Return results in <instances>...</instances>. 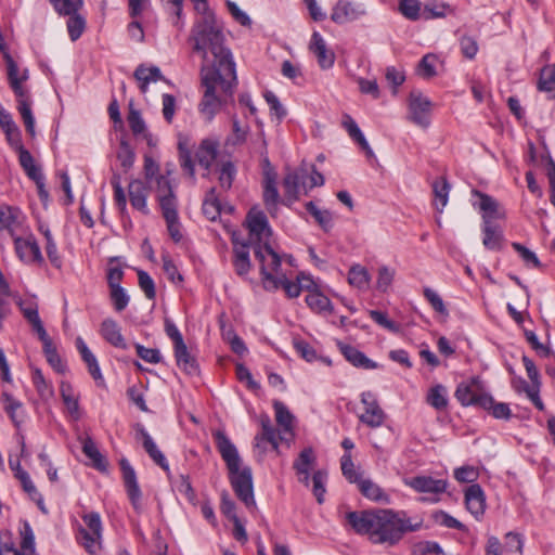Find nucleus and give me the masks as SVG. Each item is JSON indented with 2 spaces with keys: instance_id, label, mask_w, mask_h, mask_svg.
Instances as JSON below:
<instances>
[{
  "instance_id": "423d86ee",
  "label": "nucleus",
  "mask_w": 555,
  "mask_h": 555,
  "mask_svg": "<svg viewBox=\"0 0 555 555\" xmlns=\"http://www.w3.org/2000/svg\"><path fill=\"white\" fill-rule=\"evenodd\" d=\"M82 520L87 528H80V543L90 554L96 553L101 547L102 540V521L100 514L91 512L82 516Z\"/></svg>"
},
{
  "instance_id": "72a5a7b5",
  "label": "nucleus",
  "mask_w": 555,
  "mask_h": 555,
  "mask_svg": "<svg viewBox=\"0 0 555 555\" xmlns=\"http://www.w3.org/2000/svg\"><path fill=\"white\" fill-rule=\"evenodd\" d=\"M474 194L480 199L479 209L482 212L483 223L487 221L492 222V219L502 218L504 216L499 209V203L492 196L479 191H474Z\"/></svg>"
},
{
  "instance_id": "7c9ffc66",
  "label": "nucleus",
  "mask_w": 555,
  "mask_h": 555,
  "mask_svg": "<svg viewBox=\"0 0 555 555\" xmlns=\"http://www.w3.org/2000/svg\"><path fill=\"white\" fill-rule=\"evenodd\" d=\"M343 126L348 132L349 137L359 144V146L364 151L367 157H373L374 152L371 149L369 142L366 141L364 134L361 129L354 121V119L350 115H344L343 117Z\"/></svg>"
},
{
  "instance_id": "a211bd4d",
  "label": "nucleus",
  "mask_w": 555,
  "mask_h": 555,
  "mask_svg": "<svg viewBox=\"0 0 555 555\" xmlns=\"http://www.w3.org/2000/svg\"><path fill=\"white\" fill-rule=\"evenodd\" d=\"M278 281L266 286V289H278L281 287L289 298H297L304 288L308 291L313 285V282L304 274L298 275L297 281H291L285 275L278 278Z\"/></svg>"
},
{
  "instance_id": "6e6552de",
  "label": "nucleus",
  "mask_w": 555,
  "mask_h": 555,
  "mask_svg": "<svg viewBox=\"0 0 555 555\" xmlns=\"http://www.w3.org/2000/svg\"><path fill=\"white\" fill-rule=\"evenodd\" d=\"M454 396L464 406L476 405L481 408V399L488 396V392L479 377H472L457 385Z\"/></svg>"
},
{
  "instance_id": "c9c22d12",
  "label": "nucleus",
  "mask_w": 555,
  "mask_h": 555,
  "mask_svg": "<svg viewBox=\"0 0 555 555\" xmlns=\"http://www.w3.org/2000/svg\"><path fill=\"white\" fill-rule=\"evenodd\" d=\"M434 206L437 211L442 212L449 201L451 185L444 177L436 179L433 184Z\"/></svg>"
},
{
  "instance_id": "3c124183",
  "label": "nucleus",
  "mask_w": 555,
  "mask_h": 555,
  "mask_svg": "<svg viewBox=\"0 0 555 555\" xmlns=\"http://www.w3.org/2000/svg\"><path fill=\"white\" fill-rule=\"evenodd\" d=\"M348 282L359 289H365L370 283L369 272L360 264L352 266L348 272Z\"/></svg>"
},
{
  "instance_id": "09e8293b",
  "label": "nucleus",
  "mask_w": 555,
  "mask_h": 555,
  "mask_svg": "<svg viewBox=\"0 0 555 555\" xmlns=\"http://www.w3.org/2000/svg\"><path fill=\"white\" fill-rule=\"evenodd\" d=\"M203 212L211 221H215L221 212V204L217 197L216 189L211 188L203 202Z\"/></svg>"
},
{
  "instance_id": "37998d69",
  "label": "nucleus",
  "mask_w": 555,
  "mask_h": 555,
  "mask_svg": "<svg viewBox=\"0 0 555 555\" xmlns=\"http://www.w3.org/2000/svg\"><path fill=\"white\" fill-rule=\"evenodd\" d=\"M18 153V160L21 167L30 180H40L43 176L41 169L35 164V159L30 152L24 146L16 151Z\"/></svg>"
},
{
  "instance_id": "c756f323",
  "label": "nucleus",
  "mask_w": 555,
  "mask_h": 555,
  "mask_svg": "<svg viewBox=\"0 0 555 555\" xmlns=\"http://www.w3.org/2000/svg\"><path fill=\"white\" fill-rule=\"evenodd\" d=\"M233 267L235 273L240 276L248 274L251 268L249 259V247L245 243H234L233 246Z\"/></svg>"
},
{
  "instance_id": "f257e3e1",
  "label": "nucleus",
  "mask_w": 555,
  "mask_h": 555,
  "mask_svg": "<svg viewBox=\"0 0 555 555\" xmlns=\"http://www.w3.org/2000/svg\"><path fill=\"white\" fill-rule=\"evenodd\" d=\"M347 521L358 534H366L375 544L396 545L405 532L417 531L422 521L412 524L404 512L376 509L349 512Z\"/></svg>"
},
{
  "instance_id": "aec40b11",
  "label": "nucleus",
  "mask_w": 555,
  "mask_h": 555,
  "mask_svg": "<svg viewBox=\"0 0 555 555\" xmlns=\"http://www.w3.org/2000/svg\"><path fill=\"white\" fill-rule=\"evenodd\" d=\"M465 505L476 519H479L485 514L486 496L478 483H473L465 490Z\"/></svg>"
},
{
  "instance_id": "e2e57ef3",
  "label": "nucleus",
  "mask_w": 555,
  "mask_h": 555,
  "mask_svg": "<svg viewBox=\"0 0 555 555\" xmlns=\"http://www.w3.org/2000/svg\"><path fill=\"white\" fill-rule=\"evenodd\" d=\"M413 555H444L442 547L435 541H420L412 546Z\"/></svg>"
},
{
  "instance_id": "79ce46f5",
  "label": "nucleus",
  "mask_w": 555,
  "mask_h": 555,
  "mask_svg": "<svg viewBox=\"0 0 555 555\" xmlns=\"http://www.w3.org/2000/svg\"><path fill=\"white\" fill-rule=\"evenodd\" d=\"M278 201L279 192L276 189L275 173L267 171L263 185V202L271 214L272 209H275Z\"/></svg>"
},
{
  "instance_id": "13d9d810",
  "label": "nucleus",
  "mask_w": 555,
  "mask_h": 555,
  "mask_svg": "<svg viewBox=\"0 0 555 555\" xmlns=\"http://www.w3.org/2000/svg\"><path fill=\"white\" fill-rule=\"evenodd\" d=\"M341 473L351 483H357L361 479V474L356 470L351 454L346 452L340 459Z\"/></svg>"
},
{
  "instance_id": "c03bdc74",
  "label": "nucleus",
  "mask_w": 555,
  "mask_h": 555,
  "mask_svg": "<svg viewBox=\"0 0 555 555\" xmlns=\"http://www.w3.org/2000/svg\"><path fill=\"white\" fill-rule=\"evenodd\" d=\"M82 452L85 455L92 461V466L100 472H105L107 463L101 452L99 451L95 442L87 437L82 442Z\"/></svg>"
},
{
  "instance_id": "2f4dec72",
  "label": "nucleus",
  "mask_w": 555,
  "mask_h": 555,
  "mask_svg": "<svg viewBox=\"0 0 555 555\" xmlns=\"http://www.w3.org/2000/svg\"><path fill=\"white\" fill-rule=\"evenodd\" d=\"M343 126L348 132L349 137L359 144V146L364 151L367 157H373L374 152L371 149L369 142L366 141L364 134L361 129L354 121V119L350 115H344L343 117Z\"/></svg>"
},
{
  "instance_id": "1a4fd4ad",
  "label": "nucleus",
  "mask_w": 555,
  "mask_h": 555,
  "mask_svg": "<svg viewBox=\"0 0 555 555\" xmlns=\"http://www.w3.org/2000/svg\"><path fill=\"white\" fill-rule=\"evenodd\" d=\"M366 13L367 10L361 2L338 0L332 9L331 20L338 25H343L360 20Z\"/></svg>"
},
{
  "instance_id": "774afa93",
  "label": "nucleus",
  "mask_w": 555,
  "mask_h": 555,
  "mask_svg": "<svg viewBox=\"0 0 555 555\" xmlns=\"http://www.w3.org/2000/svg\"><path fill=\"white\" fill-rule=\"evenodd\" d=\"M424 297L430 304L431 308L441 315L448 317V309L441 298V296L429 287L424 288Z\"/></svg>"
},
{
  "instance_id": "052dcab7",
  "label": "nucleus",
  "mask_w": 555,
  "mask_h": 555,
  "mask_svg": "<svg viewBox=\"0 0 555 555\" xmlns=\"http://www.w3.org/2000/svg\"><path fill=\"white\" fill-rule=\"evenodd\" d=\"M67 30L72 41H76L82 35L86 28V20L77 13L68 15Z\"/></svg>"
},
{
  "instance_id": "a878e982",
  "label": "nucleus",
  "mask_w": 555,
  "mask_h": 555,
  "mask_svg": "<svg viewBox=\"0 0 555 555\" xmlns=\"http://www.w3.org/2000/svg\"><path fill=\"white\" fill-rule=\"evenodd\" d=\"M218 142L211 139H204L195 152V158L199 166L209 170L218 155Z\"/></svg>"
},
{
  "instance_id": "c85d7f7f",
  "label": "nucleus",
  "mask_w": 555,
  "mask_h": 555,
  "mask_svg": "<svg viewBox=\"0 0 555 555\" xmlns=\"http://www.w3.org/2000/svg\"><path fill=\"white\" fill-rule=\"evenodd\" d=\"M309 294L306 296L305 300L308 307L318 314L332 313L334 311L333 305L328 297L322 294L317 286L313 284L311 288L308 289Z\"/></svg>"
},
{
  "instance_id": "4be33fe9",
  "label": "nucleus",
  "mask_w": 555,
  "mask_h": 555,
  "mask_svg": "<svg viewBox=\"0 0 555 555\" xmlns=\"http://www.w3.org/2000/svg\"><path fill=\"white\" fill-rule=\"evenodd\" d=\"M100 333L102 337L112 346L122 350L128 348V345L121 334V328L115 320L111 318L103 320L101 323Z\"/></svg>"
},
{
  "instance_id": "dca6fc26",
  "label": "nucleus",
  "mask_w": 555,
  "mask_h": 555,
  "mask_svg": "<svg viewBox=\"0 0 555 555\" xmlns=\"http://www.w3.org/2000/svg\"><path fill=\"white\" fill-rule=\"evenodd\" d=\"M128 124L133 133L138 139H142L151 147L156 146L157 139L147 130L146 124L141 116V113L133 107L132 102L129 103Z\"/></svg>"
},
{
  "instance_id": "4c0bfd02",
  "label": "nucleus",
  "mask_w": 555,
  "mask_h": 555,
  "mask_svg": "<svg viewBox=\"0 0 555 555\" xmlns=\"http://www.w3.org/2000/svg\"><path fill=\"white\" fill-rule=\"evenodd\" d=\"M357 485L362 495L365 496L366 499L382 503L389 502L388 495L383 491V489L377 483H375L371 479L361 478L357 482Z\"/></svg>"
},
{
  "instance_id": "49530a36",
  "label": "nucleus",
  "mask_w": 555,
  "mask_h": 555,
  "mask_svg": "<svg viewBox=\"0 0 555 555\" xmlns=\"http://www.w3.org/2000/svg\"><path fill=\"white\" fill-rule=\"evenodd\" d=\"M317 456L311 447L305 448L293 463V468L296 474L310 473V469L315 465Z\"/></svg>"
},
{
  "instance_id": "a18cd8bd",
  "label": "nucleus",
  "mask_w": 555,
  "mask_h": 555,
  "mask_svg": "<svg viewBox=\"0 0 555 555\" xmlns=\"http://www.w3.org/2000/svg\"><path fill=\"white\" fill-rule=\"evenodd\" d=\"M18 306L21 308V311L24 315V318L31 324L33 330L38 334H44L46 330L43 327V324L40 320L38 307L36 304H25L24 301H20Z\"/></svg>"
},
{
  "instance_id": "5701e85b",
  "label": "nucleus",
  "mask_w": 555,
  "mask_h": 555,
  "mask_svg": "<svg viewBox=\"0 0 555 555\" xmlns=\"http://www.w3.org/2000/svg\"><path fill=\"white\" fill-rule=\"evenodd\" d=\"M307 170L299 168L288 172L283 179V186L288 198L298 199L300 186H307Z\"/></svg>"
},
{
  "instance_id": "ddd939ff",
  "label": "nucleus",
  "mask_w": 555,
  "mask_h": 555,
  "mask_svg": "<svg viewBox=\"0 0 555 555\" xmlns=\"http://www.w3.org/2000/svg\"><path fill=\"white\" fill-rule=\"evenodd\" d=\"M431 102L421 92L413 91L410 94L409 108L411 120L421 126L428 127Z\"/></svg>"
},
{
  "instance_id": "f03ea898",
  "label": "nucleus",
  "mask_w": 555,
  "mask_h": 555,
  "mask_svg": "<svg viewBox=\"0 0 555 555\" xmlns=\"http://www.w3.org/2000/svg\"><path fill=\"white\" fill-rule=\"evenodd\" d=\"M190 42L194 53L201 55V74L225 73L233 78L236 73L231 51L224 46V35L212 13H208L192 27Z\"/></svg>"
},
{
  "instance_id": "f3484780",
  "label": "nucleus",
  "mask_w": 555,
  "mask_h": 555,
  "mask_svg": "<svg viewBox=\"0 0 555 555\" xmlns=\"http://www.w3.org/2000/svg\"><path fill=\"white\" fill-rule=\"evenodd\" d=\"M405 485L420 493L440 494L447 490L448 481L444 479H435L430 476H416L406 479Z\"/></svg>"
},
{
  "instance_id": "bf43d9fd",
  "label": "nucleus",
  "mask_w": 555,
  "mask_h": 555,
  "mask_svg": "<svg viewBox=\"0 0 555 555\" xmlns=\"http://www.w3.org/2000/svg\"><path fill=\"white\" fill-rule=\"evenodd\" d=\"M236 176V167L232 162H224L219 169L220 186L230 190Z\"/></svg>"
},
{
  "instance_id": "393cba45",
  "label": "nucleus",
  "mask_w": 555,
  "mask_h": 555,
  "mask_svg": "<svg viewBox=\"0 0 555 555\" xmlns=\"http://www.w3.org/2000/svg\"><path fill=\"white\" fill-rule=\"evenodd\" d=\"M128 192L131 206L143 215H147L149 208L146 199L149 190L145 184L140 180H133L128 186Z\"/></svg>"
},
{
  "instance_id": "473e14b6",
  "label": "nucleus",
  "mask_w": 555,
  "mask_h": 555,
  "mask_svg": "<svg viewBox=\"0 0 555 555\" xmlns=\"http://www.w3.org/2000/svg\"><path fill=\"white\" fill-rule=\"evenodd\" d=\"M0 126L5 132L7 140L11 147L17 151L20 147L24 146L22 144L21 131L9 113H0Z\"/></svg>"
},
{
  "instance_id": "8fccbe9b",
  "label": "nucleus",
  "mask_w": 555,
  "mask_h": 555,
  "mask_svg": "<svg viewBox=\"0 0 555 555\" xmlns=\"http://www.w3.org/2000/svg\"><path fill=\"white\" fill-rule=\"evenodd\" d=\"M273 408L275 411L276 423L283 428L285 433H291L293 430L294 415L281 401H275L273 403Z\"/></svg>"
},
{
  "instance_id": "6ab92c4d",
  "label": "nucleus",
  "mask_w": 555,
  "mask_h": 555,
  "mask_svg": "<svg viewBox=\"0 0 555 555\" xmlns=\"http://www.w3.org/2000/svg\"><path fill=\"white\" fill-rule=\"evenodd\" d=\"M24 220L25 216L20 208L0 205V230H7L13 238L17 236L16 232Z\"/></svg>"
},
{
  "instance_id": "f8f14e48",
  "label": "nucleus",
  "mask_w": 555,
  "mask_h": 555,
  "mask_svg": "<svg viewBox=\"0 0 555 555\" xmlns=\"http://www.w3.org/2000/svg\"><path fill=\"white\" fill-rule=\"evenodd\" d=\"M246 224L250 236L255 237V240L258 241V244L268 242V238L271 235V228L263 211L257 208H251L246 216Z\"/></svg>"
},
{
  "instance_id": "6e6d98bb",
  "label": "nucleus",
  "mask_w": 555,
  "mask_h": 555,
  "mask_svg": "<svg viewBox=\"0 0 555 555\" xmlns=\"http://www.w3.org/2000/svg\"><path fill=\"white\" fill-rule=\"evenodd\" d=\"M327 479V474L324 470H317L313 473L311 480H312V492L318 501L319 504H322L324 502V495H325V482Z\"/></svg>"
},
{
  "instance_id": "603ef678",
  "label": "nucleus",
  "mask_w": 555,
  "mask_h": 555,
  "mask_svg": "<svg viewBox=\"0 0 555 555\" xmlns=\"http://www.w3.org/2000/svg\"><path fill=\"white\" fill-rule=\"evenodd\" d=\"M61 396L64 404L66 405L68 412L75 417H79V403L78 399L75 397L73 392V388L68 383H62L60 387Z\"/></svg>"
},
{
  "instance_id": "e433bc0d",
  "label": "nucleus",
  "mask_w": 555,
  "mask_h": 555,
  "mask_svg": "<svg viewBox=\"0 0 555 555\" xmlns=\"http://www.w3.org/2000/svg\"><path fill=\"white\" fill-rule=\"evenodd\" d=\"M483 240L482 244L487 249L500 250L502 248L503 233L491 221L482 224Z\"/></svg>"
},
{
  "instance_id": "864d4df0",
  "label": "nucleus",
  "mask_w": 555,
  "mask_h": 555,
  "mask_svg": "<svg viewBox=\"0 0 555 555\" xmlns=\"http://www.w3.org/2000/svg\"><path fill=\"white\" fill-rule=\"evenodd\" d=\"M427 402L436 410H443L448 405L447 389L438 384L431 387L427 395Z\"/></svg>"
},
{
  "instance_id": "4d7b16f0",
  "label": "nucleus",
  "mask_w": 555,
  "mask_h": 555,
  "mask_svg": "<svg viewBox=\"0 0 555 555\" xmlns=\"http://www.w3.org/2000/svg\"><path fill=\"white\" fill-rule=\"evenodd\" d=\"M179 162L182 170L195 181V168L190 150L182 143L179 142Z\"/></svg>"
},
{
  "instance_id": "338daca9",
  "label": "nucleus",
  "mask_w": 555,
  "mask_h": 555,
  "mask_svg": "<svg viewBox=\"0 0 555 555\" xmlns=\"http://www.w3.org/2000/svg\"><path fill=\"white\" fill-rule=\"evenodd\" d=\"M109 297H111V300H112V304H113V307L115 309V311L117 312H121L122 310H125L129 304V296L128 294L126 293L125 288L124 287H113V288H109Z\"/></svg>"
},
{
  "instance_id": "58836bf2",
  "label": "nucleus",
  "mask_w": 555,
  "mask_h": 555,
  "mask_svg": "<svg viewBox=\"0 0 555 555\" xmlns=\"http://www.w3.org/2000/svg\"><path fill=\"white\" fill-rule=\"evenodd\" d=\"M39 339L42 341L43 345V352L47 358V361L49 364L59 373L64 372V364L62 362L61 357L57 353L56 347L54 346L52 339L47 334V331L44 334L38 335Z\"/></svg>"
},
{
  "instance_id": "20e7f679",
  "label": "nucleus",
  "mask_w": 555,
  "mask_h": 555,
  "mask_svg": "<svg viewBox=\"0 0 555 555\" xmlns=\"http://www.w3.org/2000/svg\"><path fill=\"white\" fill-rule=\"evenodd\" d=\"M201 76L205 91L199 103V112L207 121H211L222 105L221 99L216 94L217 88H219L225 96L232 98L237 86V77L236 73H233L232 79V77H228L225 73L215 74L214 72L201 74Z\"/></svg>"
},
{
  "instance_id": "9d476101",
  "label": "nucleus",
  "mask_w": 555,
  "mask_h": 555,
  "mask_svg": "<svg viewBox=\"0 0 555 555\" xmlns=\"http://www.w3.org/2000/svg\"><path fill=\"white\" fill-rule=\"evenodd\" d=\"M360 399L364 405V412L359 416L360 422L371 428L380 427L386 420V414L380 408L376 395L372 391H363Z\"/></svg>"
},
{
  "instance_id": "b1692460",
  "label": "nucleus",
  "mask_w": 555,
  "mask_h": 555,
  "mask_svg": "<svg viewBox=\"0 0 555 555\" xmlns=\"http://www.w3.org/2000/svg\"><path fill=\"white\" fill-rule=\"evenodd\" d=\"M339 350L345 359L356 367L374 370L378 364L369 359L362 351L351 345L339 344Z\"/></svg>"
},
{
  "instance_id": "cd10ccee",
  "label": "nucleus",
  "mask_w": 555,
  "mask_h": 555,
  "mask_svg": "<svg viewBox=\"0 0 555 555\" xmlns=\"http://www.w3.org/2000/svg\"><path fill=\"white\" fill-rule=\"evenodd\" d=\"M133 77L139 82V89L143 94L147 92L149 85L151 82L165 80L160 69L157 66L147 67L144 64H141L135 68Z\"/></svg>"
},
{
  "instance_id": "9b49d317",
  "label": "nucleus",
  "mask_w": 555,
  "mask_h": 555,
  "mask_svg": "<svg viewBox=\"0 0 555 555\" xmlns=\"http://www.w3.org/2000/svg\"><path fill=\"white\" fill-rule=\"evenodd\" d=\"M119 465L122 473V480L127 495L132 507L139 512L141 509L142 491L138 483L137 474L128 460L122 459L119 462Z\"/></svg>"
},
{
  "instance_id": "2eb2a0df",
  "label": "nucleus",
  "mask_w": 555,
  "mask_h": 555,
  "mask_svg": "<svg viewBox=\"0 0 555 555\" xmlns=\"http://www.w3.org/2000/svg\"><path fill=\"white\" fill-rule=\"evenodd\" d=\"M137 438L142 440V444L149 456L162 467L164 470L169 472V464L166 460V456L163 452L157 448L155 441L150 436L147 430L142 424H137L134 426Z\"/></svg>"
},
{
  "instance_id": "412c9836",
  "label": "nucleus",
  "mask_w": 555,
  "mask_h": 555,
  "mask_svg": "<svg viewBox=\"0 0 555 555\" xmlns=\"http://www.w3.org/2000/svg\"><path fill=\"white\" fill-rule=\"evenodd\" d=\"M310 51L315 55L321 68L327 69L334 65L335 54L328 50L323 37L314 31L311 36Z\"/></svg>"
},
{
  "instance_id": "7ed1b4c3",
  "label": "nucleus",
  "mask_w": 555,
  "mask_h": 555,
  "mask_svg": "<svg viewBox=\"0 0 555 555\" xmlns=\"http://www.w3.org/2000/svg\"><path fill=\"white\" fill-rule=\"evenodd\" d=\"M216 447L225 462L231 486L236 496L245 504L248 509L256 507L253 488V476L249 467L241 469V457L236 447L229 437L221 430L214 434Z\"/></svg>"
},
{
  "instance_id": "a19ab883",
  "label": "nucleus",
  "mask_w": 555,
  "mask_h": 555,
  "mask_svg": "<svg viewBox=\"0 0 555 555\" xmlns=\"http://www.w3.org/2000/svg\"><path fill=\"white\" fill-rule=\"evenodd\" d=\"M305 207L324 232H330L333 229L334 218L330 210L320 209L313 202L306 203Z\"/></svg>"
},
{
  "instance_id": "0eeeda50",
  "label": "nucleus",
  "mask_w": 555,
  "mask_h": 555,
  "mask_svg": "<svg viewBox=\"0 0 555 555\" xmlns=\"http://www.w3.org/2000/svg\"><path fill=\"white\" fill-rule=\"evenodd\" d=\"M155 192L164 219L178 217V199L168 176L155 178Z\"/></svg>"
},
{
  "instance_id": "39448f33",
  "label": "nucleus",
  "mask_w": 555,
  "mask_h": 555,
  "mask_svg": "<svg viewBox=\"0 0 555 555\" xmlns=\"http://www.w3.org/2000/svg\"><path fill=\"white\" fill-rule=\"evenodd\" d=\"M255 256L260 262V273L262 275L264 287L271 283L279 282L274 273H276L281 267V258L269 245L268 242L258 244L255 248Z\"/></svg>"
},
{
  "instance_id": "4468645a",
  "label": "nucleus",
  "mask_w": 555,
  "mask_h": 555,
  "mask_svg": "<svg viewBox=\"0 0 555 555\" xmlns=\"http://www.w3.org/2000/svg\"><path fill=\"white\" fill-rule=\"evenodd\" d=\"M16 254L20 259L25 263H42L43 257L40 250V247L34 236H29L27 238H22L16 236L13 238Z\"/></svg>"
},
{
  "instance_id": "69168bd1",
  "label": "nucleus",
  "mask_w": 555,
  "mask_h": 555,
  "mask_svg": "<svg viewBox=\"0 0 555 555\" xmlns=\"http://www.w3.org/2000/svg\"><path fill=\"white\" fill-rule=\"evenodd\" d=\"M399 12L410 21L420 18L421 2L418 0H400Z\"/></svg>"
},
{
  "instance_id": "ea45409f",
  "label": "nucleus",
  "mask_w": 555,
  "mask_h": 555,
  "mask_svg": "<svg viewBox=\"0 0 555 555\" xmlns=\"http://www.w3.org/2000/svg\"><path fill=\"white\" fill-rule=\"evenodd\" d=\"M481 400V409L490 412L494 418L507 421L512 417V411L507 403L496 402L490 393Z\"/></svg>"
},
{
  "instance_id": "5fc2aeb1",
  "label": "nucleus",
  "mask_w": 555,
  "mask_h": 555,
  "mask_svg": "<svg viewBox=\"0 0 555 555\" xmlns=\"http://www.w3.org/2000/svg\"><path fill=\"white\" fill-rule=\"evenodd\" d=\"M55 12L60 15H73L83 5V0H50Z\"/></svg>"
},
{
  "instance_id": "0e129e2a",
  "label": "nucleus",
  "mask_w": 555,
  "mask_h": 555,
  "mask_svg": "<svg viewBox=\"0 0 555 555\" xmlns=\"http://www.w3.org/2000/svg\"><path fill=\"white\" fill-rule=\"evenodd\" d=\"M117 159L120 162V165L125 170H128L133 165L134 152L125 138L120 140Z\"/></svg>"
},
{
  "instance_id": "680f3d73",
  "label": "nucleus",
  "mask_w": 555,
  "mask_h": 555,
  "mask_svg": "<svg viewBox=\"0 0 555 555\" xmlns=\"http://www.w3.org/2000/svg\"><path fill=\"white\" fill-rule=\"evenodd\" d=\"M33 383L34 386L36 387L38 395L42 399L48 400L53 396L52 386L44 379L43 374L39 369H36L33 372Z\"/></svg>"
},
{
  "instance_id": "de8ad7c7",
  "label": "nucleus",
  "mask_w": 555,
  "mask_h": 555,
  "mask_svg": "<svg viewBox=\"0 0 555 555\" xmlns=\"http://www.w3.org/2000/svg\"><path fill=\"white\" fill-rule=\"evenodd\" d=\"M538 89L555 98V64L544 66L541 69Z\"/></svg>"
},
{
  "instance_id": "f704fd0d",
  "label": "nucleus",
  "mask_w": 555,
  "mask_h": 555,
  "mask_svg": "<svg viewBox=\"0 0 555 555\" xmlns=\"http://www.w3.org/2000/svg\"><path fill=\"white\" fill-rule=\"evenodd\" d=\"M76 347L83 360V362L88 366V371L93 377L94 380H103V376L101 373V369L99 366L98 360L95 356L91 352V350L88 348L86 343L81 337L76 338Z\"/></svg>"
},
{
  "instance_id": "bb28decb",
  "label": "nucleus",
  "mask_w": 555,
  "mask_h": 555,
  "mask_svg": "<svg viewBox=\"0 0 555 555\" xmlns=\"http://www.w3.org/2000/svg\"><path fill=\"white\" fill-rule=\"evenodd\" d=\"M173 351L177 365L180 370L190 376H197L199 374L196 358L189 351L185 344H182V347L178 346L173 348Z\"/></svg>"
}]
</instances>
